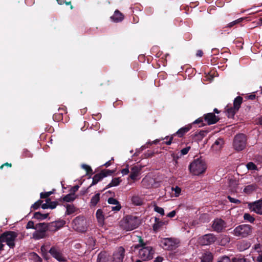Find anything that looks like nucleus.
I'll return each mask as SVG.
<instances>
[{"instance_id":"6ab92c4d","label":"nucleus","mask_w":262,"mask_h":262,"mask_svg":"<svg viewBox=\"0 0 262 262\" xmlns=\"http://www.w3.org/2000/svg\"><path fill=\"white\" fill-rule=\"evenodd\" d=\"M204 119L209 125L214 124L218 121L217 117L212 113L205 115Z\"/></svg>"},{"instance_id":"37998d69","label":"nucleus","mask_w":262,"mask_h":262,"mask_svg":"<svg viewBox=\"0 0 262 262\" xmlns=\"http://www.w3.org/2000/svg\"><path fill=\"white\" fill-rule=\"evenodd\" d=\"M256 260L257 262H262V251H258L257 253H256Z\"/></svg>"},{"instance_id":"5fc2aeb1","label":"nucleus","mask_w":262,"mask_h":262,"mask_svg":"<svg viewBox=\"0 0 262 262\" xmlns=\"http://www.w3.org/2000/svg\"><path fill=\"white\" fill-rule=\"evenodd\" d=\"M253 249L254 250V252H256V253H258V251H262L260 248V245L259 244H255L254 246Z\"/></svg>"},{"instance_id":"3c124183","label":"nucleus","mask_w":262,"mask_h":262,"mask_svg":"<svg viewBox=\"0 0 262 262\" xmlns=\"http://www.w3.org/2000/svg\"><path fill=\"white\" fill-rule=\"evenodd\" d=\"M50 200L49 199H47L46 200V202L41 205V208L43 209L49 208V201Z\"/></svg>"},{"instance_id":"4c0bfd02","label":"nucleus","mask_w":262,"mask_h":262,"mask_svg":"<svg viewBox=\"0 0 262 262\" xmlns=\"http://www.w3.org/2000/svg\"><path fill=\"white\" fill-rule=\"evenodd\" d=\"M246 167L248 169V170H256L257 169V167L255 165V164L252 162L248 163L246 164Z\"/></svg>"},{"instance_id":"7ed1b4c3","label":"nucleus","mask_w":262,"mask_h":262,"mask_svg":"<svg viewBox=\"0 0 262 262\" xmlns=\"http://www.w3.org/2000/svg\"><path fill=\"white\" fill-rule=\"evenodd\" d=\"M17 237V234L13 231H7L0 236V242L6 243L10 248L15 246V241Z\"/></svg>"},{"instance_id":"412c9836","label":"nucleus","mask_w":262,"mask_h":262,"mask_svg":"<svg viewBox=\"0 0 262 262\" xmlns=\"http://www.w3.org/2000/svg\"><path fill=\"white\" fill-rule=\"evenodd\" d=\"M192 127L191 124H188L180 128L173 135H177L179 137H182L185 133L188 132Z\"/></svg>"},{"instance_id":"473e14b6","label":"nucleus","mask_w":262,"mask_h":262,"mask_svg":"<svg viewBox=\"0 0 262 262\" xmlns=\"http://www.w3.org/2000/svg\"><path fill=\"white\" fill-rule=\"evenodd\" d=\"M48 216V214H41L39 212H36L34 214L33 217L35 219L42 220L46 219Z\"/></svg>"},{"instance_id":"c756f323","label":"nucleus","mask_w":262,"mask_h":262,"mask_svg":"<svg viewBox=\"0 0 262 262\" xmlns=\"http://www.w3.org/2000/svg\"><path fill=\"white\" fill-rule=\"evenodd\" d=\"M121 182L119 178H115L112 179V181L107 185V188L115 187L119 185Z\"/></svg>"},{"instance_id":"c9c22d12","label":"nucleus","mask_w":262,"mask_h":262,"mask_svg":"<svg viewBox=\"0 0 262 262\" xmlns=\"http://www.w3.org/2000/svg\"><path fill=\"white\" fill-rule=\"evenodd\" d=\"M107 207L109 209H111L112 211H118L121 208V206L120 203H118L112 206H108Z\"/></svg>"},{"instance_id":"6e6552de","label":"nucleus","mask_w":262,"mask_h":262,"mask_svg":"<svg viewBox=\"0 0 262 262\" xmlns=\"http://www.w3.org/2000/svg\"><path fill=\"white\" fill-rule=\"evenodd\" d=\"M179 241L174 238H163L160 242V245L164 249L171 250L178 247Z\"/></svg>"},{"instance_id":"de8ad7c7","label":"nucleus","mask_w":262,"mask_h":262,"mask_svg":"<svg viewBox=\"0 0 262 262\" xmlns=\"http://www.w3.org/2000/svg\"><path fill=\"white\" fill-rule=\"evenodd\" d=\"M81 167L83 169L86 170L87 173H90L92 172V169L91 167L86 164H82Z\"/></svg>"},{"instance_id":"c85d7f7f","label":"nucleus","mask_w":262,"mask_h":262,"mask_svg":"<svg viewBox=\"0 0 262 262\" xmlns=\"http://www.w3.org/2000/svg\"><path fill=\"white\" fill-rule=\"evenodd\" d=\"M100 194L99 193H97L92 196L90 201L91 206L94 207L97 205L100 200Z\"/></svg>"},{"instance_id":"864d4df0","label":"nucleus","mask_w":262,"mask_h":262,"mask_svg":"<svg viewBox=\"0 0 262 262\" xmlns=\"http://www.w3.org/2000/svg\"><path fill=\"white\" fill-rule=\"evenodd\" d=\"M234 262H250L249 260L247 259L242 257V258H238L234 260Z\"/></svg>"},{"instance_id":"f704fd0d","label":"nucleus","mask_w":262,"mask_h":262,"mask_svg":"<svg viewBox=\"0 0 262 262\" xmlns=\"http://www.w3.org/2000/svg\"><path fill=\"white\" fill-rule=\"evenodd\" d=\"M244 219L251 223H253L255 220V219L249 213L244 214Z\"/></svg>"},{"instance_id":"8fccbe9b","label":"nucleus","mask_w":262,"mask_h":262,"mask_svg":"<svg viewBox=\"0 0 262 262\" xmlns=\"http://www.w3.org/2000/svg\"><path fill=\"white\" fill-rule=\"evenodd\" d=\"M26 228L27 229H35V225L32 221H29L27 224Z\"/></svg>"},{"instance_id":"f03ea898","label":"nucleus","mask_w":262,"mask_h":262,"mask_svg":"<svg viewBox=\"0 0 262 262\" xmlns=\"http://www.w3.org/2000/svg\"><path fill=\"white\" fill-rule=\"evenodd\" d=\"M206 168L205 161L199 158L195 159L190 163L189 167L190 172L195 176H199L204 173Z\"/></svg>"},{"instance_id":"09e8293b","label":"nucleus","mask_w":262,"mask_h":262,"mask_svg":"<svg viewBox=\"0 0 262 262\" xmlns=\"http://www.w3.org/2000/svg\"><path fill=\"white\" fill-rule=\"evenodd\" d=\"M52 193V191H49L46 192H41L40 193V198H48Z\"/></svg>"},{"instance_id":"a18cd8bd","label":"nucleus","mask_w":262,"mask_h":262,"mask_svg":"<svg viewBox=\"0 0 262 262\" xmlns=\"http://www.w3.org/2000/svg\"><path fill=\"white\" fill-rule=\"evenodd\" d=\"M41 203H42V201H41L40 200L36 202L35 203H34L33 205H32L31 208H33L34 210L37 209L39 207Z\"/></svg>"},{"instance_id":"5701e85b","label":"nucleus","mask_w":262,"mask_h":262,"mask_svg":"<svg viewBox=\"0 0 262 262\" xmlns=\"http://www.w3.org/2000/svg\"><path fill=\"white\" fill-rule=\"evenodd\" d=\"M96 217L99 224V225L100 226H103L104 224V215L103 214V212L102 210L98 209L97 210L96 213Z\"/></svg>"},{"instance_id":"72a5a7b5","label":"nucleus","mask_w":262,"mask_h":262,"mask_svg":"<svg viewBox=\"0 0 262 262\" xmlns=\"http://www.w3.org/2000/svg\"><path fill=\"white\" fill-rule=\"evenodd\" d=\"M66 208L67 214H71L75 211V207L73 205H67Z\"/></svg>"},{"instance_id":"dca6fc26","label":"nucleus","mask_w":262,"mask_h":262,"mask_svg":"<svg viewBox=\"0 0 262 262\" xmlns=\"http://www.w3.org/2000/svg\"><path fill=\"white\" fill-rule=\"evenodd\" d=\"M250 209L257 214H262V200L250 203Z\"/></svg>"},{"instance_id":"bf43d9fd","label":"nucleus","mask_w":262,"mask_h":262,"mask_svg":"<svg viewBox=\"0 0 262 262\" xmlns=\"http://www.w3.org/2000/svg\"><path fill=\"white\" fill-rule=\"evenodd\" d=\"M79 189V186L75 185L74 187H73L71 189V192L72 193H75Z\"/></svg>"},{"instance_id":"0e129e2a","label":"nucleus","mask_w":262,"mask_h":262,"mask_svg":"<svg viewBox=\"0 0 262 262\" xmlns=\"http://www.w3.org/2000/svg\"><path fill=\"white\" fill-rule=\"evenodd\" d=\"M58 3L60 5H62L64 3H66V5H69L70 3H66V0H57Z\"/></svg>"},{"instance_id":"a19ab883","label":"nucleus","mask_w":262,"mask_h":262,"mask_svg":"<svg viewBox=\"0 0 262 262\" xmlns=\"http://www.w3.org/2000/svg\"><path fill=\"white\" fill-rule=\"evenodd\" d=\"M244 19V18L243 17H241V18H239L235 20H234L232 22H231L230 23H229L228 24V26L229 27H231L232 26H233L234 25H236V24H239L240 23H241L243 20Z\"/></svg>"},{"instance_id":"0eeeda50","label":"nucleus","mask_w":262,"mask_h":262,"mask_svg":"<svg viewBox=\"0 0 262 262\" xmlns=\"http://www.w3.org/2000/svg\"><path fill=\"white\" fill-rule=\"evenodd\" d=\"M154 250L151 246L143 245L139 250V256L142 260H148L153 257Z\"/></svg>"},{"instance_id":"680f3d73","label":"nucleus","mask_w":262,"mask_h":262,"mask_svg":"<svg viewBox=\"0 0 262 262\" xmlns=\"http://www.w3.org/2000/svg\"><path fill=\"white\" fill-rule=\"evenodd\" d=\"M163 260V258L161 256H158L154 260L153 262H162Z\"/></svg>"},{"instance_id":"603ef678","label":"nucleus","mask_w":262,"mask_h":262,"mask_svg":"<svg viewBox=\"0 0 262 262\" xmlns=\"http://www.w3.org/2000/svg\"><path fill=\"white\" fill-rule=\"evenodd\" d=\"M228 199H229V200L230 201V202L233 203L235 204H239L241 202V201L239 200L235 199V198H233L231 197L230 196H228Z\"/></svg>"},{"instance_id":"9d476101","label":"nucleus","mask_w":262,"mask_h":262,"mask_svg":"<svg viewBox=\"0 0 262 262\" xmlns=\"http://www.w3.org/2000/svg\"><path fill=\"white\" fill-rule=\"evenodd\" d=\"M47 226L44 223H39L35 225L36 231L33 233V236L36 239L44 237L46 231Z\"/></svg>"},{"instance_id":"6e6d98bb","label":"nucleus","mask_w":262,"mask_h":262,"mask_svg":"<svg viewBox=\"0 0 262 262\" xmlns=\"http://www.w3.org/2000/svg\"><path fill=\"white\" fill-rule=\"evenodd\" d=\"M129 172H130V171L129 170V168L128 167H126L125 168H123L121 170V173L123 175H126Z\"/></svg>"},{"instance_id":"423d86ee","label":"nucleus","mask_w":262,"mask_h":262,"mask_svg":"<svg viewBox=\"0 0 262 262\" xmlns=\"http://www.w3.org/2000/svg\"><path fill=\"white\" fill-rule=\"evenodd\" d=\"M243 101V98L241 96H237L234 99L233 106H229L228 105L226 107V113L228 118H232L235 114L239 110Z\"/></svg>"},{"instance_id":"13d9d810","label":"nucleus","mask_w":262,"mask_h":262,"mask_svg":"<svg viewBox=\"0 0 262 262\" xmlns=\"http://www.w3.org/2000/svg\"><path fill=\"white\" fill-rule=\"evenodd\" d=\"M56 207V203L49 201V208L54 209Z\"/></svg>"},{"instance_id":"c03bdc74","label":"nucleus","mask_w":262,"mask_h":262,"mask_svg":"<svg viewBox=\"0 0 262 262\" xmlns=\"http://www.w3.org/2000/svg\"><path fill=\"white\" fill-rule=\"evenodd\" d=\"M107 202L108 204L112 205H115L116 204L120 203L116 199H114L113 198H110L108 199Z\"/></svg>"},{"instance_id":"338daca9","label":"nucleus","mask_w":262,"mask_h":262,"mask_svg":"<svg viewBox=\"0 0 262 262\" xmlns=\"http://www.w3.org/2000/svg\"><path fill=\"white\" fill-rule=\"evenodd\" d=\"M111 164V161H108L107 162H106L104 164V165L105 166V167H108L109 166H110Z\"/></svg>"},{"instance_id":"393cba45","label":"nucleus","mask_w":262,"mask_h":262,"mask_svg":"<svg viewBox=\"0 0 262 262\" xmlns=\"http://www.w3.org/2000/svg\"><path fill=\"white\" fill-rule=\"evenodd\" d=\"M166 224L165 222L161 221L159 219L155 218V223L153 225V229L155 231H158L163 226Z\"/></svg>"},{"instance_id":"a211bd4d","label":"nucleus","mask_w":262,"mask_h":262,"mask_svg":"<svg viewBox=\"0 0 262 262\" xmlns=\"http://www.w3.org/2000/svg\"><path fill=\"white\" fill-rule=\"evenodd\" d=\"M66 224L63 220H59L52 222L49 225V230L51 231H56L63 227Z\"/></svg>"},{"instance_id":"4be33fe9","label":"nucleus","mask_w":262,"mask_h":262,"mask_svg":"<svg viewBox=\"0 0 262 262\" xmlns=\"http://www.w3.org/2000/svg\"><path fill=\"white\" fill-rule=\"evenodd\" d=\"M131 201L135 206H141L143 204V199L141 196L134 194L131 198Z\"/></svg>"},{"instance_id":"9b49d317","label":"nucleus","mask_w":262,"mask_h":262,"mask_svg":"<svg viewBox=\"0 0 262 262\" xmlns=\"http://www.w3.org/2000/svg\"><path fill=\"white\" fill-rule=\"evenodd\" d=\"M50 254L59 262H66V256L63 254L61 250L57 247H52L49 250Z\"/></svg>"},{"instance_id":"f257e3e1","label":"nucleus","mask_w":262,"mask_h":262,"mask_svg":"<svg viewBox=\"0 0 262 262\" xmlns=\"http://www.w3.org/2000/svg\"><path fill=\"white\" fill-rule=\"evenodd\" d=\"M139 224V219L132 215L126 216L120 222L122 228L126 231H131L137 228Z\"/></svg>"},{"instance_id":"1a4fd4ad","label":"nucleus","mask_w":262,"mask_h":262,"mask_svg":"<svg viewBox=\"0 0 262 262\" xmlns=\"http://www.w3.org/2000/svg\"><path fill=\"white\" fill-rule=\"evenodd\" d=\"M246 137L244 134H239L236 135L233 143L235 150L237 151L243 150L246 146Z\"/></svg>"},{"instance_id":"b1692460","label":"nucleus","mask_w":262,"mask_h":262,"mask_svg":"<svg viewBox=\"0 0 262 262\" xmlns=\"http://www.w3.org/2000/svg\"><path fill=\"white\" fill-rule=\"evenodd\" d=\"M111 19L115 23H118L123 19V14L118 10H116L113 16L111 17Z\"/></svg>"},{"instance_id":"58836bf2","label":"nucleus","mask_w":262,"mask_h":262,"mask_svg":"<svg viewBox=\"0 0 262 262\" xmlns=\"http://www.w3.org/2000/svg\"><path fill=\"white\" fill-rule=\"evenodd\" d=\"M154 211L158 212L161 215H164V210L162 207H160L158 206H154Z\"/></svg>"},{"instance_id":"ea45409f","label":"nucleus","mask_w":262,"mask_h":262,"mask_svg":"<svg viewBox=\"0 0 262 262\" xmlns=\"http://www.w3.org/2000/svg\"><path fill=\"white\" fill-rule=\"evenodd\" d=\"M172 190L174 191V195L176 197H178L180 195L181 189L179 187L176 186L174 188L172 187Z\"/></svg>"},{"instance_id":"49530a36","label":"nucleus","mask_w":262,"mask_h":262,"mask_svg":"<svg viewBox=\"0 0 262 262\" xmlns=\"http://www.w3.org/2000/svg\"><path fill=\"white\" fill-rule=\"evenodd\" d=\"M190 149V147L187 146V147L181 149L180 151L181 156H184V155H186L189 151Z\"/></svg>"},{"instance_id":"79ce46f5","label":"nucleus","mask_w":262,"mask_h":262,"mask_svg":"<svg viewBox=\"0 0 262 262\" xmlns=\"http://www.w3.org/2000/svg\"><path fill=\"white\" fill-rule=\"evenodd\" d=\"M217 262H231V261L229 257L223 256L219 258Z\"/></svg>"},{"instance_id":"052dcab7","label":"nucleus","mask_w":262,"mask_h":262,"mask_svg":"<svg viewBox=\"0 0 262 262\" xmlns=\"http://www.w3.org/2000/svg\"><path fill=\"white\" fill-rule=\"evenodd\" d=\"M173 134L170 137L169 140L167 141H166L165 143L166 145H169L171 144L172 140L173 139Z\"/></svg>"},{"instance_id":"f8f14e48","label":"nucleus","mask_w":262,"mask_h":262,"mask_svg":"<svg viewBox=\"0 0 262 262\" xmlns=\"http://www.w3.org/2000/svg\"><path fill=\"white\" fill-rule=\"evenodd\" d=\"M227 227L226 223L221 219L216 218L212 222V228L216 232H221Z\"/></svg>"},{"instance_id":"2eb2a0df","label":"nucleus","mask_w":262,"mask_h":262,"mask_svg":"<svg viewBox=\"0 0 262 262\" xmlns=\"http://www.w3.org/2000/svg\"><path fill=\"white\" fill-rule=\"evenodd\" d=\"M216 239L215 236L213 234H207L200 238V243L203 245H209L213 244Z\"/></svg>"},{"instance_id":"7c9ffc66","label":"nucleus","mask_w":262,"mask_h":262,"mask_svg":"<svg viewBox=\"0 0 262 262\" xmlns=\"http://www.w3.org/2000/svg\"><path fill=\"white\" fill-rule=\"evenodd\" d=\"M212 260V255L211 253L207 252L203 254L201 261L202 262H211Z\"/></svg>"},{"instance_id":"774afa93","label":"nucleus","mask_w":262,"mask_h":262,"mask_svg":"<svg viewBox=\"0 0 262 262\" xmlns=\"http://www.w3.org/2000/svg\"><path fill=\"white\" fill-rule=\"evenodd\" d=\"M41 249V251L42 253H44V252H45V251L46 250V247H45V246H42V247H41V249Z\"/></svg>"},{"instance_id":"4d7b16f0","label":"nucleus","mask_w":262,"mask_h":262,"mask_svg":"<svg viewBox=\"0 0 262 262\" xmlns=\"http://www.w3.org/2000/svg\"><path fill=\"white\" fill-rule=\"evenodd\" d=\"M176 212L175 210H172L167 214V216L168 217H173L176 215Z\"/></svg>"},{"instance_id":"39448f33","label":"nucleus","mask_w":262,"mask_h":262,"mask_svg":"<svg viewBox=\"0 0 262 262\" xmlns=\"http://www.w3.org/2000/svg\"><path fill=\"white\" fill-rule=\"evenodd\" d=\"M252 232V227L247 224H242L236 227L231 232L234 236L239 237H246Z\"/></svg>"},{"instance_id":"e433bc0d","label":"nucleus","mask_w":262,"mask_h":262,"mask_svg":"<svg viewBox=\"0 0 262 262\" xmlns=\"http://www.w3.org/2000/svg\"><path fill=\"white\" fill-rule=\"evenodd\" d=\"M230 242V238L225 235L223 237L222 239L221 240L220 244L222 246H225L227 244Z\"/></svg>"},{"instance_id":"cd10ccee","label":"nucleus","mask_w":262,"mask_h":262,"mask_svg":"<svg viewBox=\"0 0 262 262\" xmlns=\"http://www.w3.org/2000/svg\"><path fill=\"white\" fill-rule=\"evenodd\" d=\"M257 188V186L255 184H251L246 186L244 189V192L247 194H250L255 191Z\"/></svg>"},{"instance_id":"2f4dec72","label":"nucleus","mask_w":262,"mask_h":262,"mask_svg":"<svg viewBox=\"0 0 262 262\" xmlns=\"http://www.w3.org/2000/svg\"><path fill=\"white\" fill-rule=\"evenodd\" d=\"M76 195H75V193L71 192L64 196L63 201L67 202H70L73 201L76 199Z\"/></svg>"},{"instance_id":"e2e57ef3","label":"nucleus","mask_w":262,"mask_h":262,"mask_svg":"<svg viewBox=\"0 0 262 262\" xmlns=\"http://www.w3.org/2000/svg\"><path fill=\"white\" fill-rule=\"evenodd\" d=\"M203 122V119L201 118H199L196 119L194 121H193V124H199L202 123Z\"/></svg>"},{"instance_id":"69168bd1","label":"nucleus","mask_w":262,"mask_h":262,"mask_svg":"<svg viewBox=\"0 0 262 262\" xmlns=\"http://www.w3.org/2000/svg\"><path fill=\"white\" fill-rule=\"evenodd\" d=\"M197 56L202 57L203 55V52L201 50H198L196 54Z\"/></svg>"},{"instance_id":"ddd939ff","label":"nucleus","mask_w":262,"mask_h":262,"mask_svg":"<svg viewBox=\"0 0 262 262\" xmlns=\"http://www.w3.org/2000/svg\"><path fill=\"white\" fill-rule=\"evenodd\" d=\"M142 167L139 165H135L132 167L130 170V174L127 179L133 180L134 182L139 180L140 179L141 172Z\"/></svg>"},{"instance_id":"20e7f679","label":"nucleus","mask_w":262,"mask_h":262,"mask_svg":"<svg viewBox=\"0 0 262 262\" xmlns=\"http://www.w3.org/2000/svg\"><path fill=\"white\" fill-rule=\"evenodd\" d=\"M72 228L79 232H84L88 228V224L84 217L78 216L75 218L72 223Z\"/></svg>"},{"instance_id":"a878e982","label":"nucleus","mask_w":262,"mask_h":262,"mask_svg":"<svg viewBox=\"0 0 262 262\" xmlns=\"http://www.w3.org/2000/svg\"><path fill=\"white\" fill-rule=\"evenodd\" d=\"M224 144V140L222 138H218L212 145V147L213 149L217 150L220 149Z\"/></svg>"},{"instance_id":"f3484780","label":"nucleus","mask_w":262,"mask_h":262,"mask_svg":"<svg viewBox=\"0 0 262 262\" xmlns=\"http://www.w3.org/2000/svg\"><path fill=\"white\" fill-rule=\"evenodd\" d=\"M155 182V179L150 176H146L142 180L141 184L143 187L149 188L151 187Z\"/></svg>"},{"instance_id":"bb28decb","label":"nucleus","mask_w":262,"mask_h":262,"mask_svg":"<svg viewBox=\"0 0 262 262\" xmlns=\"http://www.w3.org/2000/svg\"><path fill=\"white\" fill-rule=\"evenodd\" d=\"M106 176V175L103 174L102 173H99V174H95L93 178V181H92V183L90 187L92 186V185H94L96 184L98 182H99L104 177H105Z\"/></svg>"},{"instance_id":"4468645a","label":"nucleus","mask_w":262,"mask_h":262,"mask_svg":"<svg viewBox=\"0 0 262 262\" xmlns=\"http://www.w3.org/2000/svg\"><path fill=\"white\" fill-rule=\"evenodd\" d=\"M124 253L125 249L122 247L117 248L113 254L114 262H123Z\"/></svg>"},{"instance_id":"aec40b11","label":"nucleus","mask_w":262,"mask_h":262,"mask_svg":"<svg viewBox=\"0 0 262 262\" xmlns=\"http://www.w3.org/2000/svg\"><path fill=\"white\" fill-rule=\"evenodd\" d=\"M97 262H110L109 254L106 252H100L98 255Z\"/></svg>"}]
</instances>
